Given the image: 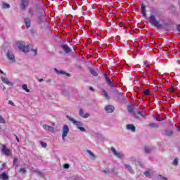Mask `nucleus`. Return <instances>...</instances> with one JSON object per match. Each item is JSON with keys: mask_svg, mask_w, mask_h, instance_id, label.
Here are the masks:
<instances>
[{"mask_svg": "<svg viewBox=\"0 0 180 180\" xmlns=\"http://www.w3.org/2000/svg\"><path fill=\"white\" fill-rule=\"evenodd\" d=\"M18 164V158H14L13 165H16Z\"/></svg>", "mask_w": 180, "mask_h": 180, "instance_id": "39", "label": "nucleus"}, {"mask_svg": "<svg viewBox=\"0 0 180 180\" xmlns=\"http://www.w3.org/2000/svg\"><path fill=\"white\" fill-rule=\"evenodd\" d=\"M16 46L18 47L20 51H22V53H29L30 51L29 46H26L24 41H17Z\"/></svg>", "mask_w": 180, "mask_h": 180, "instance_id": "2", "label": "nucleus"}, {"mask_svg": "<svg viewBox=\"0 0 180 180\" xmlns=\"http://www.w3.org/2000/svg\"><path fill=\"white\" fill-rule=\"evenodd\" d=\"M63 168L65 169H68V168H70V165H68V164H65L64 165H63Z\"/></svg>", "mask_w": 180, "mask_h": 180, "instance_id": "38", "label": "nucleus"}, {"mask_svg": "<svg viewBox=\"0 0 180 180\" xmlns=\"http://www.w3.org/2000/svg\"><path fill=\"white\" fill-rule=\"evenodd\" d=\"M14 136H15V140H16L17 143H19V141H20L19 137H18V136H16V134H14Z\"/></svg>", "mask_w": 180, "mask_h": 180, "instance_id": "42", "label": "nucleus"}, {"mask_svg": "<svg viewBox=\"0 0 180 180\" xmlns=\"http://www.w3.org/2000/svg\"><path fill=\"white\" fill-rule=\"evenodd\" d=\"M67 118L72 122V123H73V124H75V126H77V127H79L80 126H82V122H78L77 120H75L74 118L70 117V116H67Z\"/></svg>", "mask_w": 180, "mask_h": 180, "instance_id": "6", "label": "nucleus"}, {"mask_svg": "<svg viewBox=\"0 0 180 180\" xmlns=\"http://www.w3.org/2000/svg\"><path fill=\"white\" fill-rule=\"evenodd\" d=\"M79 115L84 119H88V117L89 116V113H84V110H82V108L79 109Z\"/></svg>", "mask_w": 180, "mask_h": 180, "instance_id": "12", "label": "nucleus"}, {"mask_svg": "<svg viewBox=\"0 0 180 180\" xmlns=\"http://www.w3.org/2000/svg\"><path fill=\"white\" fill-rule=\"evenodd\" d=\"M90 72L92 75H94V77H98V72H96V70H94V69H91L90 70Z\"/></svg>", "mask_w": 180, "mask_h": 180, "instance_id": "22", "label": "nucleus"}, {"mask_svg": "<svg viewBox=\"0 0 180 180\" xmlns=\"http://www.w3.org/2000/svg\"><path fill=\"white\" fill-rule=\"evenodd\" d=\"M104 174H108L109 169L103 170Z\"/></svg>", "mask_w": 180, "mask_h": 180, "instance_id": "45", "label": "nucleus"}, {"mask_svg": "<svg viewBox=\"0 0 180 180\" xmlns=\"http://www.w3.org/2000/svg\"><path fill=\"white\" fill-rule=\"evenodd\" d=\"M162 180H167L166 177H162Z\"/></svg>", "mask_w": 180, "mask_h": 180, "instance_id": "49", "label": "nucleus"}, {"mask_svg": "<svg viewBox=\"0 0 180 180\" xmlns=\"http://www.w3.org/2000/svg\"><path fill=\"white\" fill-rule=\"evenodd\" d=\"M68 131H70V128H68V125H64L63 128V134L62 137L64 139L65 137H67L68 135Z\"/></svg>", "mask_w": 180, "mask_h": 180, "instance_id": "7", "label": "nucleus"}, {"mask_svg": "<svg viewBox=\"0 0 180 180\" xmlns=\"http://www.w3.org/2000/svg\"><path fill=\"white\" fill-rule=\"evenodd\" d=\"M8 104L11 105V106H15V103H13L12 101H8Z\"/></svg>", "mask_w": 180, "mask_h": 180, "instance_id": "40", "label": "nucleus"}, {"mask_svg": "<svg viewBox=\"0 0 180 180\" xmlns=\"http://www.w3.org/2000/svg\"><path fill=\"white\" fill-rule=\"evenodd\" d=\"M150 171H151V169H148L147 171H146L143 174L145 176H150Z\"/></svg>", "mask_w": 180, "mask_h": 180, "instance_id": "32", "label": "nucleus"}, {"mask_svg": "<svg viewBox=\"0 0 180 180\" xmlns=\"http://www.w3.org/2000/svg\"><path fill=\"white\" fill-rule=\"evenodd\" d=\"M143 94L146 96H148V95H150V89H147L146 90L143 91Z\"/></svg>", "mask_w": 180, "mask_h": 180, "instance_id": "30", "label": "nucleus"}, {"mask_svg": "<svg viewBox=\"0 0 180 180\" xmlns=\"http://www.w3.org/2000/svg\"><path fill=\"white\" fill-rule=\"evenodd\" d=\"M148 20L152 26L157 27V29H162V24L160 23V21L157 20L154 15H150Z\"/></svg>", "mask_w": 180, "mask_h": 180, "instance_id": "1", "label": "nucleus"}, {"mask_svg": "<svg viewBox=\"0 0 180 180\" xmlns=\"http://www.w3.org/2000/svg\"><path fill=\"white\" fill-rule=\"evenodd\" d=\"M104 78L106 84L111 88H115V84L109 79V76L106 74L104 75Z\"/></svg>", "mask_w": 180, "mask_h": 180, "instance_id": "5", "label": "nucleus"}, {"mask_svg": "<svg viewBox=\"0 0 180 180\" xmlns=\"http://www.w3.org/2000/svg\"><path fill=\"white\" fill-rule=\"evenodd\" d=\"M22 89H24V91H25V92H30V90L29 89H27V84H24L22 86Z\"/></svg>", "mask_w": 180, "mask_h": 180, "instance_id": "24", "label": "nucleus"}, {"mask_svg": "<svg viewBox=\"0 0 180 180\" xmlns=\"http://www.w3.org/2000/svg\"><path fill=\"white\" fill-rule=\"evenodd\" d=\"M43 129H44V130H47L48 131H54V127L47 124H44L43 126Z\"/></svg>", "mask_w": 180, "mask_h": 180, "instance_id": "17", "label": "nucleus"}, {"mask_svg": "<svg viewBox=\"0 0 180 180\" xmlns=\"http://www.w3.org/2000/svg\"><path fill=\"white\" fill-rule=\"evenodd\" d=\"M173 165H174V166L178 165V159L177 158L174 159V160L173 161Z\"/></svg>", "mask_w": 180, "mask_h": 180, "instance_id": "37", "label": "nucleus"}, {"mask_svg": "<svg viewBox=\"0 0 180 180\" xmlns=\"http://www.w3.org/2000/svg\"><path fill=\"white\" fill-rule=\"evenodd\" d=\"M141 13L143 18H146L147 13H146V6L144 4L141 5Z\"/></svg>", "mask_w": 180, "mask_h": 180, "instance_id": "15", "label": "nucleus"}, {"mask_svg": "<svg viewBox=\"0 0 180 180\" xmlns=\"http://www.w3.org/2000/svg\"><path fill=\"white\" fill-rule=\"evenodd\" d=\"M3 8H11V5H9V4L3 3Z\"/></svg>", "mask_w": 180, "mask_h": 180, "instance_id": "33", "label": "nucleus"}, {"mask_svg": "<svg viewBox=\"0 0 180 180\" xmlns=\"http://www.w3.org/2000/svg\"><path fill=\"white\" fill-rule=\"evenodd\" d=\"M20 172H22V174H26V169L25 167L20 168Z\"/></svg>", "mask_w": 180, "mask_h": 180, "instance_id": "35", "label": "nucleus"}, {"mask_svg": "<svg viewBox=\"0 0 180 180\" xmlns=\"http://www.w3.org/2000/svg\"><path fill=\"white\" fill-rule=\"evenodd\" d=\"M41 147H44V148H46L47 147V143L45 142H41Z\"/></svg>", "mask_w": 180, "mask_h": 180, "instance_id": "36", "label": "nucleus"}, {"mask_svg": "<svg viewBox=\"0 0 180 180\" xmlns=\"http://www.w3.org/2000/svg\"><path fill=\"white\" fill-rule=\"evenodd\" d=\"M88 154H89V155H91V157H92L93 158H96V156H95V154H94V153H92V151L88 150H87Z\"/></svg>", "mask_w": 180, "mask_h": 180, "instance_id": "26", "label": "nucleus"}, {"mask_svg": "<svg viewBox=\"0 0 180 180\" xmlns=\"http://www.w3.org/2000/svg\"><path fill=\"white\" fill-rule=\"evenodd\" d=\"M125 168L127 169L129 172H133V169L129 165H125Z\"/></svg>", "mask_w": 180, "mask_h": 180, "instance_id": "29", "label": "nucleus"}, {"mask_svg": "<svg viewBox=\"0 0 180 180\" xmlns=\"http://www.w3.org/2000/svg\"><path fill=\"white\" fill-rule=\"evenodd\" d=\"M0 72L1 74H4V71L1 70V69H0Z\"/></svg>", "mask_w": 180, "mask_h": 180, "instance_id": "50", "label": "nucleus"}, {"mask_svg": "<svg viewBox=\"0 0 180 180\" xmlns=\"http://www.w3.org/2000/svg\"><path fill=\"white\" fill-rule=\"evenodd\" d=\"M133 116L134 117H135V119H140V117H144V115H143L140 111L134 112L133 114Z\"/></svg>", "mask_w": 180, "mask_h": 180, "instance_id": "16", "label": "nucleus"}, {"mask_svg": "<svg viewBox=\"0 0 180 180\" xmlns=\"http://www.w3.org/2000/svg\"><path fill=\"white\" fill-rule=\"evenodd\" d=\"M1 151L2 154L6 155L7 157H11L12 155V150H11L9 148H7L6 145L1 146Z\"/></svg>", "mask_w": 180, "mask_h": 180, "instance_id": "3", "label": "nucleus"}, {"mask_svg": "<svg viewBox=\"0 0 180 180\" xmlns=\"http://www.w3.org/2000/svg\"><path fill=\"white\" fill-rule=\"evenodd\" d=\"M112 172H115V169H112Z\"/></svg>", "mask_w": 180, "mask_h": 180, "instance_id": "53", "label": "nucleus"}, {"mask_svg": "<svg viewBox=\"0 0 180 180\" xmlns=\"http://www.w3.org/2000/svg\"><path fill=\"white\" fill-rule=\"evenodd\" d=\"M103 94L105 99H107L108 101H109V99H110V96H109V94H108V92L106 91V90L103 89Z\"/></svg>", "mask_w": 180, "mask_h": 180, "instance_id": "21", "label": "nucleus"}, {"mask_svg": "<svg viewBox=\"0 0 180 180\" xmlns=\"http://www.w3.org/2000/svg\"><path fill=\"white\" fill-rule=\"evenodd\" d=\"M145 153H151V148H150L148 146L145 147Z\"/></svg>", "mask_w": 180, "mask_h": 180, "instance_id": "28", "label": "nucleus"}, {"mask_svg": "<svg viewBox=\"0 0 180 180\" xmlns=\"http://www.w3.org/2000/svg\"><path fill=\"white\" fill-rule=\"evenodd\" d=\"M54 71L58 74V75H67L68 77H70V73H67L65 71L63 70H58L57 68L54 69Z\"/></svg>", "mask_w": 180, "mask_h": 180, "instance_id": "13", "label": "nucleus"}, {"mask_svg": "<svg viewBox=\"0 0 180 180\" xmlns=\"http://www.w3.org/2000/svg\"><path fill=\"white\" fill-rule=\"evenodd\" d=\"M149 127H150V129H155L158 127V124L152 122L149 124Z\"/></svg>", "mask_w": 180, "mask_h": 180, "instance_id": "23", "label": "nucleus"}, {"mask_svg": "<svg viewBox=\"0 0 180 180\" xmlns=\"http://www.w3.org/2000/svg\"><path fill=\"white\" fill-rule=\"evenodd\" d=\"M146 67H148H148H150V65H146Z\"/></svg>", "mask_w": 180, "mask_h": 180, "instance_id": "54", "label": "nucleus"}, {"mask_svg": "<svg viewBox=\"0 0 180 180\" xmlns=\"http://www.w3.org/2000/svg\"><path fill=\"white\" fill-rule=\"evenodd\" d=\"M0 123H1L3 124H5V123H6L5 119L1 115H0Z\"/></svg>", "mask_w": 180, "mask_h": 180, "instance_id": "31", "label": "nucleus"}, {"mask_svg": "<svg viewBox=\"0 0 180 180\" xmlns=\"http://www.w3.org/2000/svg\"><path fill=\"white\" fill-rule=\"evenodd\" d=\"M165 134L166 136H171L172 134H174V132L172 131H167Z\"/></svg>", "mask_w": 180, "mask_h": 180, "instance_id": "27", "label": "nucleus"}, {"mask_svg": "<svg viewBox=\"0 0 180 180\" xmlns=\"http://www.w3.org/2000/svg\"><path fill=\"white\" fill-rule=\"evenodd\" d=\"M61 49H63V51L66 53V54H68V53H71V48L68 46L67 44H62L60 45Z\"/></svg>", "mask_w": 180, "mask_h": 180, "instance_id": "8", "label": "nucleus"}, {"mask_svg": "<svg viewBox=\"0 0 180 180\" xmlns=\"http://www.w3.org/2000/svg\"><path fill=\"white\" fill-rule=\"evenodd\" d=\"M143 64H144L145 65H147V63H146V62H143Z\"/></svg>", "mask_w": 180, "mask_h": 180, "instance_id": "52", "label": "nucleus"}, {"mask_svg": "<svg viewBox=\"0 0 180 180\" xmlns=\"http://www.w3.org/2000/svg\"><path fill=\"white\" fill-rule=\"evenodd\" d=\"M127 130H131V131H136V127H134V125L131 124H128L127 125Z\"/></svg>", "mask_w": 180, "mask_h": 180, "instance_id": "18", "label": "nucleus"}, {"mask_svg": "<svg viewBox=\"0 0 180 180\" xmlns=\"http://www.w3.org/2000/svg\"><path fill=\"white\" fill-rule=\"evenodd\" d=\"M176 30L180 32V25H176Z\"/></svg>", "mask_w": 180, "mask_h": 180, "instance_id": "43", "label": "nucleus"}, {"mask_svg": "<svg viewBox=\"0 0 180 180\" xmlns=\"http://www.w3.org/2000/svg\"><path fill=\"white\" fill-rule=\"evenodd\" d=\"M115 174H117V172H116Z\"/></svg>", "mask_w": 180, "mask_h": 180, "instance_id": "55", "label": "nucleus"}, {"mask_svg": "<svg viewBox=\"0 0 180 180\" xmlns=\"http://www.w3.org/2000/svg\"><path fill=\"white\" fill-rule=\"evenodd\" d=\"M178 131H180V126L177 129Z\"/></svg>", "mask_w": 180, "mask_h": 180, "instance_id": "51", "label": "nucleus"}, {"mask_svg": "<svg viewBox=\"0 0 180 180\" xmlns=\"http://www.w3.org/2000/svg\"><path fill=\"white\" fill-rule=\"evenodd\" d=\"M39 82H43L44 79H38Z\"/></svg>", "mask_w": 180, "mask_h": 180, "instance_id": "47", "label": "nucleus"}, {"mask_svg": "<svg viewBox=\"0 0 180 180\" xmlns=\"http://www.w3.org/2000/svg\"><path fill=\"white\" fill-rule=\"evenodd\" d=\"M2 179L3 180H8L9 179V176L6 172H3L0 174V179Z\"/></svg>", "mask_w": 180, "mask_h": 180, "instance_id": "19", "label": "nucleus"}, {"mask_svg": "<svg viewBox=\"0 0 180 180\" xmlns=\"http://www.w3.org/2000/svg\"><path fill=\"white\" fill-rule=\"evenodd\" d=\"M110 151L112 153V154H114V155H115V157H117V158H123L124 155L123 153H120V152H117L116 150V149H115L113 147L110 148Z\"/></svg>", "mask_w": 180, "mask_h": 180, "instance_id": "4", "label": "nucleus"}, {"mask_svg": "<svg viewBox=\"0 0 180 180\" xmlns=\"http://www.w3.org/2000/svg\"><path fill=\"white\" fill-rule=\"evenodd\" d=\"M21 5H22L21 9H22V11H25V9H26L27 6L29 5V3H28L27 1L23 0V1H22Z\"/></svg>", "mask_w": 180, "mask_h": 180, "instance_id": "20", "label": "nucleus"}, {"mask_svg": "<svg viewBox=\"0 0 180 180\" xmlns=\"http://www.w3.org/2000/svg\"><path fill=\"white\" fill-rule=\"evenodd\" d=\"M32 51H34L35 56L37 55V49H32Z\"/></svg>", "mask_w": 180, "mask_h": 180, "instance_id": "46", "label": "nucleus"}, {"mask_svg": "<svg viewBox=\"0 0 180 180\" xmlns=\"http://www.w3.org/2000/svg\"><path fill=\"white\" fill-rule=\"evenodd\" d=\"M42 18H44V14L38 16V19H39V20H40Z\"/></svg>", "mask_w": 180, "mask_h": 180, "instance_id": "44", "label": "nucleus"}, {"mask_svg": "<svg viewBox=\"0 0 180 180\" xmlns=\"http://www.w3.org/2000/svg\"><path fill=\"white\" fill-rule=\"evenodd\" d=\"M1 80H2V82H4V84H6V85H8V86H13V84L10 82L8 78L1 77Z\"/></svg>", "mask_w": 180, "mask_h": 180, "instance_id": "14", "label": "nucleus"}, {"mask_svg": "<svg viewBox=\"0 0 180 180\" xmlns=\"http://www.w3.org/2000/svg\"><path fill=\"white\" fill-rule=\"evenodd\" d=\"M170 92L171 94H176V90H175V89H174V86L170 88Z\"/></svg>", "mask_w": 180, "mask_h": 180, "instance_id": "34", "label": "nucleus"}, {"mask_svg": "<svg viewBox=\"0 0 180 180\" xmlns=\"http://www.w3.org/2000/svg\"><path fill=\"white\" fill-rule=\"evenodd\" d=\"M105 110L107 113H112L115 110V106L110 105H106L105 107Z\"/></svg>", "mask_w": 180, "mask_h": 180, "instance_id": "10", "label": "nucleus"}, {"mask_svg": "<svg viewBox=\"0 0 180 180\" xmlns=\"http://www.w3.org/2000/svg\"><path fill=\"white\" fill-rule=\"evenodd\" d=\"M89 89H90L91 91H95V89H94V87H89Z\"/></svg>", "mask_w": 180, "mask_h": 180, "instance_id": "48", "label": "nucleus"}, {"mask_svg": "<svg viewBox=\"0 0 180 180\" xmlns=\"http://www.w3.org/2000/svg\"><path fill=\"white\" fill-rule=\"evenodd\" d=\"M78 129L79 130H81V131H85V128L82 127H78Z\"/></svg>", "mask_w": 180, "mask_h": 180, "instance_id": "41", "label": "nucleus"}, {"mask_svg": "<svg viewBox=\"0 0 180 180\" xmlns=\"http://www.w3.org/2000/svg\"><path fill=\"white\" fill-rule=\"evenodd\" d=\"M24 22H25V25L27 29L30 28V26H31V25H32V20H30V18H25L24 19Z\"/></svg>", "mask_w": 180, "mask_h": 180, "instance_id": "11", "label": "nucleus"}, {"mask_svg": "<svg viewBox=\"0 0 180 180\" xmlns=\"http://www.w3.org/2000/svg\"><path fill=\"white\" fill-rule=\"evenodd\" d=\"M134 110V107L133 105H130L128 107V112H129V113H133Z\"/></svg>", "mask_w": 180, "mask_h": 180, "instance_id": "25", "label": "nucleus"}, {"mask_svg": "<svg viewBox=\"0 0 180 180\" xmlns=\"http://www.w3.org/2000/svg\"><path fill=\"white\" fill-rule=\"evenodd\" d=\"M7 57L11 63H15V55L11 51H8Z\"/></svg>", "mask_w": 180, "mask_h": 180, "instance_id": "9", "label": "nucleus"}]
</instances>
